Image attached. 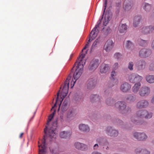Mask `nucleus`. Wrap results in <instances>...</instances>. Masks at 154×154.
<instances>
[{
  "label": "nucleus",
  "instance_id": "f257e3e1",
  "mask_svg": "<svg viewBox=\"0 0 154 154\" xmlns=\"http://www.w3.org/2000/svg\"><path fill=\"white\" fill-rule=\"evenodd\" d=\"M57 125V121L54 122L53 127L48 129L47 133L46 130L48 127L47 126L45 127L44 129V132L46 135H44V138L41 140L39 141L38 142L39 144L38 146L39 148V154H45L46 148V142L47 139H49L51 141L54 140L57 137V134L56 128Z\"/></svg>",
  "mask_w": 154,
  "mask_h": 154
},
{
  "label": "nucleus",
  "instance_id": "f03ea898",
  "mask_svg": "<svg viewBox=\"0 0 154 154\" xmlns=\"http://www.w3.org/2000/svg\"><path fill=\"white\" fill-rule=\"evenodd\" d=\"M85 57V54H83L80 55L72 69V71L73 68L76 67V69L73 74V78L71 82V85H72V88L74 86L75 83L79 78L82 73L84 67L83 60Z\"/></svg>",
  "mask_w": 154,
  "mask_h": 154
},
{
  "label": "nucleus",
  "instance_id": "7ed1b4c3",
  "mask_svg": "<svg viewBox=\"0 0 154 154\" xmlns=\"http://www.w3.org/2000/svg\"><path fill=\"white\" fill-rule=\"evenodd\" d=\"M96 142L99 144L100 146H103L104 149H109L108 145L109 143L106 138L104 137H100L97 139Z\"/></svg>",
  "mask_w": 154,
  "mask_h": 154
},
{
  "label": "nucleus",
  "instance_id": "20e7f679",
  "mask_svg": "<svg viewBox=\"0 0 154 154\" xmlns=\"http://www.w3.org/2000/svg\"><path fill=\"white\" fill-rule=\"evenodd\" d=\"M152 51L149 48H143L141 49L139 52V56L143 58L149 57L151 55Z\"/></svg>",
  "mask_w": 154,
  "mask_h": 154
},
{
  "label": "nucleus",
  "instance_id": "39448f33",
  "mask_svg": "<svg viewBox=\"0 0 154 154\" xmlns=\"http://www.w3.org/2000/svg\"><path fill=\"white\" fill-rule=\"evenodd\" d=\"M147 112V111L146 110H141L137 112V116H132L131 119V120L134 123L137 124V119L138 117H141L145 116V115Z\"/></svg>",
  "mask_w": 154,
  "mask_h": 154
},
{
  "label": "nucleus",
  "instance_id": "423d86ee",
  "mask_svg": "<svg viewBox=\"0 0 154 154\" xmlns=\"http://www.w3.org/2000/svg\"><path fill=\"white\" fill-rule=\"evenodd\" d=\"M99 65V61L97 59L93 60L90 62L88 66V69L91 71H94Z\"/></svg>",
  "mask_w": 154,
  "mask_h": 154
},
{
  "label": "nucleus",
  "instance_id": "0eeeda50",
  "mask_svg": "<svg viewBox=\"0 0 154 154\" xmlns=\"http://www.w3.org/2000/svg\"><path fill=\"white\" fill-rule=\"evenodd\" d=\"M98 27V24L96 25L91 31L89 39L88 41V42H90L94 39L97 36L98 30H97L96 29Z\"/></svg>",
  "mask_w": 154,
  "mask_h": 154
},
{
  "label": "nucleus",
  "instance_id": "6e6552de",
  "mask_svg": "<svg viewBox=\"0 0 154 154\" xmlns=\"http://www.w3.org/2000/svg\"><path fill=\"white\" fill-rule=\"evenodd\" d=\"M150 91L149 88L144 86L140 88L139 93L140 95L142 97L146 96L149 94Z\"/></svg>",
  "mask_w": 154,
  "mask_h": 154
},
{
  "label": "nucleus",
  "instance_id": "1a4fd4ad",
  "mask_svg": "<svg viewBox=\"0 0 154 154\" xmlns=\"http://www.w3.org/2000/svg\"><path fill=\"white\" fill-rule=\"evenodd\" d=\"M149 103L148 101L143 100L139 101L136 105L137 107L139 109L146 108L149 105Z\"/></svg>",
  "mask_w": 154,
  "mask_h": 154
},
{
  "label": "nucleus",
  "instance_id": "9d476101",
  "mask_svg": "<svg viewBox=\"0 0 154 154\" xmlns=\"http://www.w3.org/2000/svg\"><path fill=\"white\" fill-rule=\"evenodd\" d=\"M134 137L139 140H143L147 137L144 133L135 132L134 134Z\"/></svg>",
  "mask_w": 154,
  "mask_h": 154
},
{
  "label": "nucleus",
  "instance_id": "9b49d317",
  "mask_svg": "<svg viewBox=\"0 0 154 154\" xmlns=\"http://www.w3.org/2000/svg\"><path fill=\"white\" fill-rule=\"evenodd\" d=\"M106 134L111 137H115L118 135V133L117 131L113 129L110 127L107 128L106 130Z\"/></svg>",
  "mask_w": 154,
  "mask_h": 154
},
{
  "label": "nucleus",
  "instance_id": "f8f14e48",
  "mask_svg": "<svg viewBox=\"0 0 154 154\" xmlns=\"http://www.w3.org/2000/svg\"><path fill=\"white\" fill-rule=\"evenodd\" d=\"M153 31V26H151L143 27L140 30V32L145 35L152 33Z\"/></svg>",
  "mask_w": 154,
  "mask_h": 154
},
{
  "label": "nucleus",
  "instance_id": "ddd939ff",
  "mask_svg": "<svg viewBox=\"0 0 154 154\" xmlns=\"http://www.w3.org/2000/svg\"><path fill=\"white\" fill-rule=\"evenodd\" d=\"M114 46V43L110 40H107L105 43L104 49L107 52H109L113 48Z\"/></svg>",
  "mask_w": 154,
  "mask_h": 154
},
{
  "label": "nucleus",
  "instance_id": "4468645a",
  "mask_svg": "<svg viewBox=\"0 0 154 154\" xmlns=\"http://www.w3.org/2000/svg\"><path fill=\"white\" fill-rule=\"evenodd\" d=\"M125 103L124 101H119L115 104V106L119 109L120 112L123 113L125 110Z\"/></svg>",
  "mask_w": 154,
  "mask_h": 154
},
{
  "label": "nucleus",
  "instance_id": "2eb2a0df",
  "mask_svg": "<svg viewBox=\"0 0 154 154\" xmlns=\"http://www.w3.org/2000/svg\"><path fill=\"white\" fill-rule=\"evenodd\" d=\"M146 62L143 60H140L139 61L137 64V69L139 70L143 69L145 66Z\"/></svg>",
  "mask_w": 154,
  "mask_h": 154
},
{
  "label": "nucleus",
  "instance_id": "dca6fc26",
  "mask_svg": "<svg viewBox=\"0 0 154 154\" xmlns=\"http://www.w3.org/2000/svg\"><path fill=\"white\" fill-rule=\"evenodd\" d=\"M142 17L140 15H137L134 17L133 20V26L137 27L140 23Z\"/></svg>",
  "mask_w": 154,
  "mask_h": 154
},
{
  "label": "nucleus",
  "instance_id": "f3484780",
  "mask_svg": "<svg viewBox=\"0 0 154 154\" xmlns=\"http://www.w3.org/2000/svg\"><path fill=\"white\" fill-rule=\"evenodd\" d=\"M72 134L71 132L69 131H63L61 132L60 134V137L63 138H69Z\"/></svg>",
  "mask_w": 154,
  "mask_h": 154
},
{
  "label": "nucleus",
  "instance_id": "a211bd4d",
  "mask_svg": "<svg viewBox=\"0 0 154 154\" xmlns=\"http://www.w3.org/2000/svg\"><path fill=\"white\" fill-rule=\"evenodd\" d=\"M136 154H150V152L146 149H142L140 148H137L135 150Z\"/></svg>",
  "mask_w": 154,
  "mask_h": 154
},
{
  "label": "nucleus",
  "instance_id": "6ab92c4d",
  "mask_svg": "<svg viewBox=\"0 0 154 154\" xmlns=\"http://www.w3.org/2000/svg\"><path fill=\"white\" fill-rule=\"evenodd\" d=\"M109 69V67L108 64L103 63L100 66V71L102 73H105Z\"/></svg>",
  "mask_w": 154,
  "mask_h": 154
},
{
  "label": "nucleus",
  "instance_id": "aec40b11",
  "mask_svg": "<svg viewBox=\"0 0 154 154\" xmlns=\"http://www.w3.org/2000/svg\"><path fill=\"white\" fill-rule=\"evenodd\" d=\"M74 146L76 148L82 150H84L87 147L85 144L79 142L75 143Z\"/></svg>",
  "mask_w": 154,
  "mask_h": 154
},
{
  "label": "nucleus",
  "instance_id": "412c9836",
  "mask_svg": "<svg viewBox=\"0 0 154 154\" xmlns=\"http://www.w3.org/2000/svg\"><path fill=\"white\" fill-rule=\"evenodd\" d=\"M79 128L81 131L84 132H87L90 130V128L88 125L83 124L79 125Z\"/></svg>",
  "mask_w": 154,
  "mask_h": 154
},
{
  "label": "nucleus",
  "instance_id": "4be33fe9",
  "mask_svg": "<svg viewBox=\"0 0 154 154\" xmlns=\"http://www.w3.org/2000/svg\"><path fill=\"white\" fill-rule=\"evenodd\" d=\"M95 81L94 79H91L88 80L87 85L88 88L91 89L94 87L95 85Z\"/></svg>",
  "mask_w": 154,
  "mask_h": 154
},
{
  "label": "nucleus",
  "instance_id": "5701e85b",
  "mask_svg": "<svg viewBox=\"0 0 154 154\" xmlns=\"http://www.w3.org/2000/svg\"><path fill=\"white\" fill-rule=\"evenodd\" d=\"M135 100V97L131 94L127 95L126 96V102L131 103L133 102Z\"/></svg>",
  "mask_w": 154,
  "mask_h": 154
},
{
  "label": "nucleus",
  "instance_id": "b1692460",
  "mask_svg": "<svg viewBox=\"0 0 154 154\" xmlns=\"http://www.w3.org/2000/svg\"><path fill=\"white\" fill-rule=\"evenodd\" d=\"M138 44L142 46H144L146 45L149 43L148 40H144L141 38H138L137 40Z\"/></svg>",
  "mask_w": 154,
  "mask_h": 154
},
{
  "label": "nucleus",
  "instance_id": "393cba45",
  "mask_svg": "<svg viewBox=\"0 0 154 154\" xmlns=\"http://www.w3.org/2000/svg\"><path fill=\"white\" fill-rule=\"evenodd\" d=\"M71 78V76L69 75L64 82L63 88L65 89L66 92H67V90L69 89V80Z\"/></svg>",
  "mask_w": 154,
  "mask_h": 154
},
{
  "label": "nucleus",
  "instance_id": "a878e982",
  "mask_svg": "<svg viewBox=\"0 0 154 154\" xmlns=\"http://www.w3.org/2000/svg\"><path fill=\"white\" fill-rule=\"evenodd\" d=\"M143 9L147 12L149 11L151 9L152 5L147 3H144L143 5Z\"/></svg>",
  "mask_w": 154,
  "mask_h": 154
},
{
  "label": "nucleus",
  "instance_id": "bb28decb",
  "mask_svg": "<svg viewBox=\"0 0 154 154\" xmlns=\"http://www.w3.org/2000/svg\"><path fill=\"white\" fill-rule=\"evenodd\" d=\"M141 86L140 83H136L132 88V91L134 93H137Z\"/></svg>",
  "mask_w": 154,
  "mask_h": 154
},
{
  "label": "nucleus",
  "instance_id": "cd10ccee",
  "mask_svg": "<svg viewBox=\"0 0 154 154\" xmlns=\"http://www.w3.org/2000/svg\"><path fill=\"white\" fill-rule=\"evenodd\" d=\"M68 90H67V92H66V89H65L63 88L62 90V91L61 93V95L62 96V97H61V99H62L60 101V104L59 105V107L62 101H63V99L67 95V94L68 93Z\"/></svg>",
  "mask_w": 154,
  "mask_h": 154
},
{
  "label": "nucleus",
  "instance_id": "c85d7f7f",
  "mask_svg": "<svg viewBox=\"0 0 154 154\" xmlns=\"http://www.w3.org/2000/svg\"><path fill=\"white\" fill-rule=\"evenodd\" d=\"M146 81L150 83H154V75H148L146 77Z\"/></svg>",
  "mask_w": 154,
  "mask_h": 154
},
{
  "label": "nucleus",
  "instance_id": "c756f323",
  "mask_svg": "<svg viewBox=\"0 0 154 154\" xmlns=\"http://www.w3.org/2000/svg\"><path fill=\"white\" fill-rule=\"evenodd\" d=\"M91 101L93 102L94 101H99L100 100V97L97 95H92L91 96Z\"/></svg>",
  "mask_w": 154,
  "mask_h": 154
},
{
  "label": "nucleus",
  "instance_id": "7c9ffc66",
  "mask_svg": "<svg viewBox=\"0 0 154 154\" xmlns=\"http://www.w3.org/2000/svg\"><path fill=\"white\" fill-rule=\"evenodd\" d=\"M122 21L121 22L119 28L120 32H124L125 30V24L122 23Z\"/></svg>",
  "mask_w": 154,
  "mask_h": 154
},
{
  "label": "nucleus",
  "instance_id": "2f4dec72",
  "mask_svg": "<svg viewBox=\"0 0 154 154\" xmlns=\"http://www.w3.org/2000/svg\"><path fill=\"white\" fill-rule=\"evenodd\" d=\"M75 115L74 110L73 109H70L68 112L67 117L70 118L74 116Z\"/></svg>",
  "mask_w": 154,
  "mask_h": 154
},
{
  "label": "nucleus",
  "instance_id": "473e14b6",
  "mask_svg": "<svg viewBox=\"0 0 154 154\" xmlns=\"http://www.w3.org/2000/svg\"><path fill=\"white\" fill-rule=\"evenodd\" d=\"M135 76H136L137 77H135L134 83H140V82L143 79L142 77L139 75L137 74H136Z\"/></svg>",
  "mask_w": 154,
  "mask_h": 154
},
{
  "label": "nucleus",
  "instance_id": "72a5a7b5",
  "mask_svg": "<svg viewBox=\"0 0 154 154\" xmlns=\"http://www.w3.org/2000/svg\"><path fill=\"white\" fill-rule=\"evenodd\" d=\"M135 73H133L131 74L129 77L130 82L131 83H134L135 77H137Z\"/></svg>",
  "mask_w": 154,
  "mask_h": 154
},
{
  "label": "nucleus",
  "instance_id": "f704fd0d",
  "mask_svg": "<svg viewBox=\"0 0 154 154\" xmlns=\"http://www.w3.org/2000/svg\"><path fill=\"white\" fill-rule=\"evenodd\" d=\"M126 46L127 48H133L134 46V45L131 41L128 40L127 41Z\"/></svg>",
  "mask_w": 154,
  "mask_h": 154
},
{
  "label": "nucleus",
  "instance_id": "c9c22d12",
  "mask_svg": "<svg viewBox=\"0 0 154 154\" xmlns=\"http://www.w3.org/2000/svg\"><path fill=\"white\" fill-rule=\"evenodd\" d=\"M55 110H54L53 112L49 116L48 118V122L47 123V125H48L49 124V123L51 122L52 119H53L55 113Z\"/></svg>",
  "mask_w": 154,
  "mask_h": 154
},
{
  "label": "nucleus",
  "instance_id": "e433bc0d",
  "mask_svg": "<svg viewBox=\"0 0 154 154\" xmlns=\"http://www.w3.org/2000/svg\"><path fill=\"white\" fill-rule=\"evenodd\" d=\"M74 99L76 101H80L82 100V96L81 95L76 94L75 96Z\"/></svg>",
  "mask_w": 154,
  "mask_h": 154
},
{
  "label": "nucleus",
  "instance_id": "4c0bfd02",
  "mask_svg": "<svg viewBox=\"0 0 154 154\" xmlns=\"http://www.w3.org/2000/svg\"><path fill=\"white\" fill-rule=\"evenodd\" d=\"M60 91H59L57 93V98L56 99V102L55 103L54 106L52 107L51 109H53L56 106L57 103L59 101V94L60 93Z\"/></svg>",
  "mask_w": 154,
  "mask_h": 154
},
{
  "label": "nucleus",
  "instance_id": "58836bf2",
  "mask_svg": "<svg viewBox=\"0 0 154 154\" xmlns=\"http://www.w3.org/2000/svg\"><path fill=\"white\" fill-rule=\"evenodd\" d=\"M134 66L133 63L132 62H131L129 63L128 66V69L131 70H133V67Z\"/></svg>",
  "mask_w": 154,
  "mask_h": 154
},
{
  "label": "nucleus",
  "instance_id": "ea45409f",
  "mask_svg": "<svg viewBox=\"0 0 154 154\" xmlns=\"http://www.w3.org/2000/svg\"><path fill=\"white\" fill-rule=\"evenodd\" d=\"M147 114L146 115L145 118L146 119H150L151 118L152 116V113L151 112H147Z\"/></svg>",
  "mask_w": 154,
  "mask_h": 154
},
{
  "label": "nucleus",
  "instance_id": "a19ab883",
  "mask_svg": "<svg viewBox=\"0 0 154 154\" xmlns=\"http://www.w3.org/2000/svg\"><path fill=\"white\" fill-rule=\"evenodd\" d=\"M116 72H115L114 70H112V72H111V79H112H112L114 80L115 79V78L114 77V76H115L116 75Z\"/></svg>",
  "mask_w": 154,
  "mask_h": 154
},
{
  "label": "nucleus",
  "instance_id": "79ce46f5",
  "mask_svg": "<svg viewBox=\"0 0 154 154\" xmlns=\"http://www.w3.org/2000/svg\"><path fill=\"white\" fill-rule=\"evenodd\" d=\"M122 56V55L119 53H116L114 55L115 57L117 59H119Z\"/></svg>",
  "mask_w": 154,
  "mask_h": 154
},
{
  "label": "nucleus",
  "instance_id": "37998d69",
  "mask_svg": "<svg viewBox=\"0 0 154 154\" xmlns=\"http://www.w3.org/2000/svg\"><path fill=\"white\" fill-rule=\"evenodd\" d=\"M149 69L151 71H154V61H153L150 64Z\"/></svg>",
  "mask_w": 154,
  "mask_h": 154
},
{
  "label": "nucleus",
  "instance_id": "c03bdc74",
  "mask_svg": "<svg viewBox=\"0 0 154 154\" xmlns=\"http://www.w3.org/2000/svg\"><path fill=\"white\" fill-rule=\"evenodd\" d=\"M131 87L130 85L126 82V92L128 91L131 88Z\"/></svg>",
  "mask_w": 154,
  "mask_h": 154
},
{
  "label": "nucleus",
  "instance_id": "a18cd8bd",
  "mask_svg": "<svg viewBox=\"0 0 154 154\" xmlns=\"http://www.w3.org/2000/svg\"><path fill=\"white\" fill-rule=\"evenodd\" d=\"M125 86L124 84H122L121 86L120 89L121 91L124 92L125 91Z\"/></svg>",
  "mask_w": 154,
  "mask_h": 154
},
{
  "label": "nucleus",
  "instance_id": "49530a36",
  "mask_svg": "<svg viewBox=\"0 0 154 154\" xmlns=\"http://www.w3.org/2000/svg\"><path fill=\"white\" fill-rule=\"evenodd\" d=\"M118 67V63H116L114 64V65L113 66V70H116L117 68Z\"/></svg>",
  "mask_w": 154,
  "mask_h": 154
},
{
  "label": "nucleus",
  "instance_id": "de8ad7c7",
  "mask_svg": "<svg viewBox=\"0 0 154 154\" xmlns=\"http://www.w3.org/2000/svg\"><path fill=\"white\" fill-rule=\"evenodd\" d=\"M99 43L98 40V39H97L95 40L94 43L92 45V47H94Z\"/></svg>",
  "mask_w": 154,
  "mask_h": 154
},
{
  "label": "nucleus",
  "instance_id": "09e8293b",
  "mask_svg": "<svg viewBox=\"0 0 154 154\" xmlns=\"http://www.w3.org/2000/svg\"><path fill=\"white\" fill-rule=\"evenodd\" d=\"M107 0H105V1L104 4V10L103 11V14L102 15V16H103V15L104 13L105 12V10H106V5H107Z\"/></svg>",
  "mask_w": 154,
  "mask_h": 154
},
{
  "label": "nucleus",
  "instance_id": "8fccbe9b",
  "mask_svg": "<svg viewBox=\"0 0 154 154\" xmlns=\"http://www.w3.org/2000/svg\"><path fill=\"white\" fill-rule=\"evenodd\" d=\"M97 143L95 144L93 146V148L94 150L97 149L99 147L98 144L99 145V144Z\"/></svg>",
  "mask_w": 154,
  "mask_h": 154
},
{
  "label": "nucleus",
  "instance_id": "3c124183",
  "mask_svg": "<svg viewBox=\"0 0 154 154\" xmlns=\"http://www.w3.org/2000/svg\"><path fill=\"white\" fill-rule=\"evenodd\" d=\"M67 101H64L62 105L63 107H67Z\"/></svg>",
  "mask_w": 154,
  "mask_h": 154
},
{
  "label": "nucleus",
  "instance_id": "603ef678",
  "mask_svg": "<svg viewBox=\"0 0 154 154\" xmlns=\"http://www.w3.org/2000/svg\"><path fill=\"white\" fill-rule=\"evenodd\" d=\"M151 46L152 49L154 50V39L153 40L152 42Z\"/></svg>",
  "mask_w": 154,
  "mask_h": 154
},
{
  "label": "nucleus",
  "instance_id": "864d4df0",
  "mask_svg": "<svg viewBox=\"0 0 154 154\" xmlns=\"http://www.w3.org/2000/svg\"><path fill=\"white\" fill-rule=\"evenodd\" d=\"M67 107H63V106H62V108H61L62 111H66L67 109Z\"/></svg>",
  "mask_w": 154,
  "mask_h": 154
},
{
  "label": "nucleus",
  "instance_id": "5fc2aeb1",
  "mask_svg": "<svg viewBox=\"0 0 154 154\" xmlns=\"http://www.w3.org/2000/svg\"><path fill=\"white\" fill-rule=\"evenodd\" d=\"M88 43L87 44L85 47L82 50V51H83L85 49L88 47Z\"/></svg>",
  "mask_w": 154,
  "mask_h": 154
},
{
  "label": "nucleus",
  "instance_id": "6e6d98bb",
  "mask_svg": "<svg viewBox=\"0 0 154 154\" xmlns=\"http://www.w3.org/2000/svg\"><path fill=\"white\" fill-rule=\"evenodd\" d=\"M151 101L152 103L154 104V96L152 98Z\"/></svg>",
  "mask_w": 154,
  "mask_h": 154
},
{
  "label": "nucleus",
  "instance_id": "4d7b16f0",
  "mask_svg": "<svg viewBox=\"0 0 154 154\" xmlns=\"http://www.w3.org/2000/svg\"><path fill=\"white\" fill-rule=\"evenodd\" d=\"M92 154H102L100 153L97 152H94L92 153Z\"/></svg>",
  "mask_w": 154,
  "mask_h": 154
},
{
  "label": "nucleus",
  "instance_id": "13d9d810",
  "mask_svg": "<svg viewBox=\"0 0 154 154\" xmlns=\"http://www.w3.org/2000/svg\"><path fill=\"white\" fill-rule=\"evenodd\" d=\"M23 134H24V133H21L19 136L20 138H21L22 137V136H23Z\"/></svg>",
  "mask_w": 154,
  "mask_h": 154
},
{
  "label": "nucleus",
  "instance_id": "bf43d9fd",
  "mask_svg": "<svg viewBox=\"0 0 154 154\" xmlns=\"http://www.w3.org/2000/svg\"><path fill=\"white\" fill-rule=\"evenodd\" d=\"M50 151L51 152L53 153L54 152V150H52L51 149H50Z\"/></svg>",
  "mask_w": 154,
  "mask_h": 154
},
{
  "label": "nucleus",
  "instance_id": "052dcab7",
  "mask_svg": "<svg viewBox=\"0 0 154 154\" xmlns=\"http://www.w3.org/2000/svg\"><path fill=\"white\" fill-rule=\"evenodd\" d=\"M117 5L119 7L120 5V4L119 3H118L117 4Z\"/></svg>",
  "mask_w": 154,
  "mask_h": 154
},
{
  "label": "nucleus",
  "instance_id": "680f3d73",
  "mask_svg": "<svg viewBox=\"0 0 154 154\" xmlns=\"http://www.w3.org/2000/svg\"><path fill=\"white\" fill-rule=\"evenodd\" d=\"M127 29V26L126 24V29H125L126 30Z\"/></svg>",
  "mask_w": 154,
  "mask_h": 154
},
{
  "label": "nucleus",
  "instance_id": "e2e57ef3",
  "mask_svg": "<svg viewBox=\"0 0 154 154\" xmlns=\"http://www.w3.org/2000/svg\"><path fill=\"white\" fill-rule=\"evenodd\" d=\"M125 114H126V116L127 115V112H126V113H125Z\"/></svg>",
  "mask_w": 154,
  "mask_h": 154
},
{
  "label": "nucleus",
  "instance_id": "0e129e2a",
  "mask_svg": "<svg viewBox=\"0 0 154 154\" xmlns=\"http://www.w3.org/2000/svg\"><path fill=\"white\" fill-rule=\"evenodd\" d=\"M85 62H84V64H85Z\"/></svg>",
  "mask_w": 154,
  "mask_h": 154
},
{
  "label": "nucleus",
  "instance_id": "69168bd1",
  "mask_svg": "<svg viewBox=\"0 0 154 154\" xmlns=\"http://www.w3.org/2000/svg\"><path fill=\"white\" fill-rule=\"evenodd\" d=\"M106 103H107V104H109V103H108L107 102H106Z\"/></svg>",
  "mask_w": 154,
  "mask_h": 154
}]
</instances>
